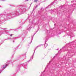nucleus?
Here are the masks:
<instances>
[{
  "mask_svg": "<svg viewBox=\"0 0 76 76\" xmlns=\"http://www.w3.org/2000/svg\"><path fill=\"white\" fill-rule=\"evenodd\" d=\"M21 21H22V20H19V23H21Z\"/></svg>",
  "mask_w": 76,
  "mask_h": 76,
  "instance_id": "5701e85b",
  "label": "nucleus"
},
{
  "mask_svg": "<svg viewBox=\"0 0 76 76\" xmlns=\"http://www.w3.org/2000/svg\"><path fill=\"white\" fill-rule=\"evenodd\" d=\"M53 29H51L49 31H47V34H49V35H51L52 34V33H53Z\"/></svg>",
  "mask_w": 76,
  "mask_h": 76,
  "instance_id": "423d86ee",
  "label": "nucleus"
},
{
  "mask_svg": "<svg viewBox=\"0 0 76 76\" xmlns=\"http://www.w3.org/2000/svg\"><path fill=\"white\" fill-rule=\"evenodd\" d=\"M18 70H19V69H18Z\"/></svg>",
  "mask_w": 76,
  "mask_h": 76,
  "instance_id": "a18cd8bd",
  "label": "nucleus"
},
{
  "mask_svg": "<svg viewBox=\"0 0 76 76\" xmlns=\"http://www.w3.org/2000/svg\"><path fill=\"white\" fill-rule=\"evenodd\" d=\"M51 61H50L49 62V63H51Z\"/></svg>",
  "mask_w": 76,
  "mask_h": 76,
  "instance_id": "c9c22d12",
  "label": "nucleus"
},
{
  "mask_svg": "<svg viewBox=\"0 0 76 76\" xmlns=\"http://www.w3.org/2000/svg\"><path fill=\"white\" fill-rule=\"evenodd\" d=\"M75 42L74 41H73L72 42H70L69 43L66 44V45L67 46H69V47H72V45L73 44V42Z\"/></svg>",
  "mask_w": 76,
  "mask_h": 76,
  "instance_id": "0eeeda50",
  "label": "nucleus"
},
{
  "mask_svg": "<svg viewBox=\"0 0 76 76\" xmlns=\"http://www.w3.org/2000/svg\"><path fill=\"white\" fill-rule=\"evenodd\" d=\"M36 33H37V32H36L34 34V35H35V34H36Z\"/></svg>",
  "mask_w": 76,
  "mask_h": 76,
  "instance_id": "72a5a7b5",
  "label": "nucleus"
},
{
  "mask_svg": "<svg viewBox=\"0 0 76 76\" xmlns=\"http://www.w3.org/2000/svg\"><path fill=\"white\" fill-rule=\"evenodd\" d=\"M55 1H57V0H55Z\"/></svg>",
  "mask_w": 76,
  "mask_h": 76,
  "instance_id": "a19ab883",
  "label": "nucleus"
},
{
  "mask_svg": "<svg viewBox=\"0 0 76 76\" xmlns=\"http://www.w3.org/2000/svg\"><path fill=\"white\" fill-rule=\"evenodd\" d=\"M48 37L47 36L46 37V40L45 41V47L46 48L47 47V46H48V45L47 44H46V42L48 41Z\"/></svg>",
  "mask_w": 76,
  "mask_h": 76,
  "instance_id": "39448f33",
  "label": "nucleus"
},
{
  "mask_svg": "<svg viewBox=\"0 0 76 76\" xmlns=\"http://www.w3.org/2000/svg\"><path fill=\"white\" fill-rule=\"evenodd\" d=\"M31 20V19L29 20V22H30V20Z\"/></svg>",
  "mask_w": 76,
  "mask_h": 76,
  "instance_id": "473e14b6",
  "label": "nucleus"
},
{
  "mask_svg": "<svg viewBox=\"0 0 76 76\" xmlns=\"http://www.w3.org/2000/svg\"><path fill=\"white\" fill-rule=\"evenodd\" d=\"M38 0H34V2H37V1Z\"/></svg>",
  "mask_w": 76,
  "mask_h": 76,
  "instance_id": "4be33fe9",
  "label": "nucleus"
},
{
  "mask_svg": "<svg viewBox=\"0 0 76 76\" xmlns=\"http://www.w3.org/2000/svg\"><path fill=\"white\" fill-rule=\"evenodd\" d=\"M27 65V62L24 63L22 64V66L24 67V69H26L28 68Z\"/></svg>",
  "mask_w": 76,
  "mask_h": 76,
  "instance_id": "20e7f679",
  "label": "nucleus"
},
{
  "mask_svg": "<svg viewBox=\"0 0 76 76\" xmlns=\"http://www.w3.org/2000/svg\"><path fill=\"white\" fill-rule=\"evenodd\" d=\"M24 55L25 56H24L25 58H23V60H24V59H26V55H25V54H24Z\"/></svg>",
  "mask_w": 76,
  "mask_h": 76,
  "instance_id": "dca6fc26",
  "label": "nucleus"
},
{
  "mask_svg": "<svg viewBox=\"0 0 76 76\" xmlns=\"http://www.w3.org/2000/svg\"><path fill=\"white\" fill-rule=\"evenodd\" d=\"M18 8V9L17 10L16 12L12 13L10 12L6 14L3 13V18H4V19L5 20H6L15 17L17 15L18 16L22 15V14H23L26 11V7L19 6Z\"/></svg>",
  "mask_w": 76,
  "mask_h": 76,
  "instance_id": "f257e3e1",
  "label": "nucleus"
},
{
  "mask_svg": "<svg viewBox=\"0 0 76 76\" xmlns=\"http://www.w3.org/2000/svg\"><path fill=\"white\" fill-rule=\"evenodd\" d=\"M57 50H58V49H56Z\"/></svg>",
  "mask_w": 76,
  "mask_h": 76,
  "instance_id": "4c0bfd02",
  "label": "nucleus"
},
{
  "mask_svg": "<svg viewBox=\"0 0 76 76\" xmlns=\"http://www.w3.org/2000/svg\"><path fill=\"white\" fill-rule=\"evenodd\" d=\"M13 34H11L10 35V37H12V35H13Z\"/></svg>",
  "mask_w": 76,
  "mask_h": 76,
  "instance_id": "cd10ccee",
  "label": "nucleus"
},
{
  "mask_svg": "<svg viewBox=\"0 0 76 76\" xmlns=\"http://www.w3.org/2000/svg\"><path fill=\"white\" fill-rule=\"evenodd\" d=\"M12 39H13V40H15V39H16V38L15 37H13Z\"/></svg>",
  "mask_w": 76,
  "mask_h": 76,
  "instance_id": "412c9836",
  "label": "nucleus"
},
{
  "mask_svg": "<svg viewBox=\"0 0 76 76\" xmlns=\"http://www.w3.org/2000/svg\"><path fill=\"white\" fill-rule=\"evenodd\" d=\"M13 42H14V41H13Z\"/></svg>",
  "mask_w": 76,
  "mask_h": 76,
  "instance_id": "79ce46f5",
  "label": "nucleus"
},
{
  "mask_svg": "<svg viewBox=\"0 0 76 76\" xmlns=\"http://www.w3.org/2000/svg\"><path fill=\"white\" fill-rule=\"evenodd\" d=\"M28 33V31L27 30H24L22 32L23 35H26Z\"/></svg>",
  "mask_w": 76,
  "mask_h": 76,
  "instance_id": "6e6552de",
  "label": "nucleus"
},
{
  "mask_svg": "<svg viewBox=\"0 0 76 76\" xmlns=\"http://www.w3.org/2000/svg\"><path fill=\"white\" fill-rule=\"evenodd\" d=\"M72 3H74V2H76V1L75 0H73L72 1H71Z\"/></svg>",
  "mask_w": 76,
  "mask_h": 76,
  "instance_id": "6ab92c4d",
  "label": "nucleus"
},
{
  "mask_svg": "<svg viewBox=\"0 0 76 76\" xmlns=\"http://www.w3.org/2000/svg\"><path fill=\"white\" fill-rule=\"evenodd\" d=\"M34 53H33V55L31 57L30 59L28 61V62H29L30 61H32L33 59V57H34Z\"/></svg>",
  "mask_w": 76,
  "mask_h": 76,
  "instance_id": "1a4fd4ad",
  "label": "nucleus"
},
{
  "mask_svg": "<svg viewBox=\"0 0 76 76\" xmlns=\"http://www.w3.org/2000/svg\"><path fill=\"white\" fill-rule=\"evenodd\" d=\"M19 29V28H17L15 29H10V30H14V31H18V29Z\"/></svg>",
  "mask_w": 76,
  "mask_h": 76,
  "instance_id": "f8f14e48",
  "label": "nucleus"
},
{
  "mask_svg": "<svg viewBox=\"0 0 76 76\" xmlns=\"http://www.w3.org/2000/svg\"><path fill=\"white\" fill-rule=\"evenodd\" d=\"M9 64L8 63V62H7L4 65L2 66H1V70L0 71H0H1V72H2L3 70V69H4L5 68H6L7 66H8V64Z\"/></svg>",
  "mask_w": 76,
  "mask_h": 76,
  "instance_id": "f03ea898",
  "label": "nucleus"
},
{
  "mask_svg": "<svg viewBox=\"0 0 76 76\" xmlns=\"http://www.w3.org/2000/svg\"><path fill=\"white\" fill-rule=\"evenodd\" d=\"M37 7H38V5H36L35 7H34L33 11H34V10H35V9H36V8H37Z\"/></svg>",
  "mask_w": 76,
  "mask_h": 76,
  "instance_id": "ddd939ff",
  "label": "nucleus"
},
{
  "mask_svg": "<svg viewBox=\"0 0 76 76\" xmlns=\"http://www.w3.org/2000/svg\"><path fill=\"white\" fill-rule=\"evenodd\" d=\"M24 24V23H21L22 24Z\"/></svg>",
  "mask_w": 76,
  "mask_h": 76,
  "instance_id": "f704fd0d",
  "label": "nucleus"
},
{
  "mask_svg": "<svg viewBox=\"0 0 76 76\" xmlns=\"http://www.w3.org/2000/svg\"><path fill=\"white\" fill-rule=\"evenodd\" d=\"M7 29V28H4V29H3L2 28H1V29H4V30H5V29Z\"/></svg>",
  "mask_w": 76,
  "mask_h": 76,
  "instance_id": "b1692460",
  "label": "nucleus"
},
{
  "mask_svg": "<svg viewBox=\"0 0 76 76\" xmlns=\"http://www.w3.org/2000/svg\"><path fill=\"white\" fill-rule=\"evenodd\" d=\"M33 25V24H32V23L29 24L28 26V31H30V29H31V28H32Z\"/></svg>",
  "mask_w": 76,
  "mask_h": 76,
  "instance_id": "7ed1b4c3",
  "label": "nucleus"
},
{
  "mask_svg": "<svg viewBox=\"0 0 76 76\" xmlns=\"http://www.w3.org/2000/svg\"><path fill=\"white\" fill-rule=\"evenodd\" d=\"M18 46H17L16 47V48H15V50H17V49H18Z\"/></svg>",
  "mask_w": 76,
  "mask_h": 76,
  "instance_id": "393cba45",
  "label": "nucleus"
},
{
  "mask_svg": "<svg viewBox=\"0 0 76 76\" xmlns=\"http://www.w3.org/2000/svg\"><path fill=\"white\" fill-rule=\"evenodd\" d=\"M13 56H14L13 55H12V57H13Z\"/></svg>",
  "mask_w": 76,
  "mask_h": 76,
  "instance_id": "2f4dec72",
  "label": "nucleus"
},
{
  "mask_svg": "<svg viewBox=\"0 0 76 76\" xmlns=\"http://www.w3.org/2000/svg\"><path fill=\"white\" fill-rule=\"evenodd\" d=\"M32 4V3H31V4H30V7H31V4Z\"/></svg>",
  "mask_w": 76,
  "mask_h": 76,
  "instance_id": "c756f323",
  "label": "nucleus"
},
{
  "mask_svg": "<svg viewBox=\"0 0 76 76\" xmlns=\"http://www.w3.org/2000/svg\"><path fill=\"white\" fill-rule=\"evenodd\" d=\"M1 1H4L5 0H0Z\"/></svg>",
  "mask_w": 76,
  "mask_h": 76,
  "instance_id": "7c9ffc66",
  "label": "nucleus"
},
{
  "mask_svg": "<svg viewBox=\"0 0 76 76\" xmlns=\"http://www.w3.org/2000/svg\"><path fill=\"white\" fill-rule=\"evenodd\" d=\"M38 32V31H36V32Z\"/></svg>",
  "mask_w": 76,
  "mask_h": 76,
  "instance_id": "ea45409f",
  "label": "nucleus"
},
{
  "mask_svg": "<svg viewBox=\"0 0 76 76\" xmlns=\"http://www.w3.org/2000/svg\"><path fill=\"white\" fill-rule=\"evenodd\" d=\"M29 0H27L26 1H28Z\"/></svg>",
  "mask_w": 76,
  "mask_h": 76,
  "instance_id": "58836bf2",
  "label": "nucleus"
},
{
  "mask_svg": "<svg viewBox=\"0 0 76 76\" xmlns=\"http://www.w3.org/2000/svg\"><path fill=\"white\" fill-rule=\"evenodd\" d=\"M44 45L41 44V45H38V46L37 47H41V45Z\"/></svg>",
  "mask_w": 76,
  "mask_h": 76,
  "instance_id": "a211bd4d",
  "label": "nucleus"
},
{
  "mask_svg": "<svg viewBox=\"0 0 76 76\" xmlns=\"http://www.w3.org/2000/svg\"><path fill=\"white\" fill-rule=\"evenodd\" d=\"M54 57H55H55H53V58H54Z\"/></svg>",
  "mask_w": 76,
  "mask_h": 76,
  "instance_id": "c03bdc74",
  "label": "nucleus"
},
{
  "mask_svg": "<svg viewBox=\"0 0 76 76\" xmlns=\"http://www.w3.org/2000/svg\"><path fill=\"white\" fill-rule=\"evenodd\" d=\"M61 49L60 51L58 52V53H61Z\"/></svg>",
  "mask_w": 76,
  "mask_h": 76,
  "instance_id": "a878e982",
  "label": "nucleus"
},
{
  "mask_svg": "<svg viewBox=\"0 0 76 76\" xmlns=\"http://www.w3.org/2000/svg\"><path fill=\"white\" fill-rule=\"evenodd\" d=\"M4 34V32H3V31H0V34Z\"/></svg>",
  "mask_w": 76,
  "mask_h": 76,
  "instance_id": "4468645a",
  "label": "nucleus"
},
{
  "mask_svg": "<svg viewBox=\"0 0 76 76\" xmlns=\"http://www.w3.org/2000/svg\"><path fill=\"white\" fill-rule=\"evenodd\" d=\"M34 35L33 36V37H34Z\"/></svg>",
  "mask_w": 76,
  "mask_h": 76,
  "instance_id": "e433bc0d",
  "label": "nucleus"
},
{
  "mask_svg": "<svg viewBox=\"0 0 76 76\" xmlns=\"http://www.w3.org/2000/svg\"><path fill=\"white\" fill-rule=\"evenodd\" d=\"M70 36L73 37V33H72L70 35Z\"/></svg>",
  "mask_w": 76,
  "mask_h": 76,
  "instance_id": "f3484780",
  "label": "nucleus"
},
{
  "mask_svg": "<svg viewBox=\"0 0 76 76\" xmlns=\"http://www.w3.org/2000/svg\"><path fill=\"white\" fill-rule=\"evenodd\" d=\"M47 67H48V65H47V66H46V67L45 68V70H46L47 69L46 68H47Z\"/></svg>",
  "mask_w": 76,
  "mask_h": 76,
  "instance_id": "bb28decb",
  "label": "nucleus"
},
{
  "mask_svg": "<svg viewBox=\"0 0 76 76\" xmlns=\"http://www.w3.org/2000/svg\"><path fill=\"white\" fill-rule=\"evenodd\" d=\"M33 40V37L31 38V41L30 44H31V42H32V41Z\"/></svg>",
  "mask_w": 76,
  "mask_h": 76,
  "instance_id": "aec40b11",
  "label": "nucleus"
},
{
  "mask_svg": "<svg viewBox=\"0 0 76 76\" xmlns=\"http://www.w3.org/2000/svg\"><path fill=\"white\" fill-rule=\"evenodd\" d=\"M3 16V14H0V17H2ZM4 22V20H0V23H3Z\"/></svg>",
  "mask_w": 76,
  "mask_h": 76,
  "instance_id": "9b49d317",
  "label": "nucleus"
},
{
  "mask_svg": "<svg viewBox=\"0 0 76 76\" xmlns=\"http://www.w3.org/2000/svg\"><path fill=\"white\" fill-rule=\"evenodd\" d=\"M38 48V47H37L35 48V49L34 50V53H35V50H37V49Z\"/></svg>",
  "mask_w": 76,
  "mask_h": 76,
  "instance_id": "2eb2a0df",
  "label": "nucleus"
},
{
  "mask_svg": "<svg viewBox=\"0 0 76 76\" xmlns=\"http://www.w3.org/2000/svg\"><path fill=\"white\" fill-rule=\"evenodd\" d=\"M53 4H54V2H52L50 4L49 6H48V7H47V8L48 9V8H50V7H51V6L52 5H53Z\"/></svg>",
  "mask_w": 76,
  "mask_h": 76,
  "instance_id": "9d476101",
  "label": "nucleus"
},
{
  "mask_svg": "<svg viewBox=\"0 0 76 76\" xmlns=\"http://www.w3.org/2000/svg\"><path fill=\"white\" fill-rule=\"evenodd\" d=\"M63 48H62V49H63Z\"/></svg>",
  "mask_w": 76,
  "mask_h": 76,
  "instance_id": "37998d69",
  "label": "nucleus"
},
{
  "mask_svg": "<svg viewBox=\"0 0 76 76\" xmlns=\"http://www.w3.org/2000/svg\"><path fill=\"white\" fill-rule=\"evenodd\" d=\"M45 72V71H44L43 72H42V73L43 74H44V72Z\"/></svg>",
  "mask_w": 76,
  "mask_h": 76,
  "instance_id": "c85d7f7f",
  "label": "nucleus"
}]
</instances>
